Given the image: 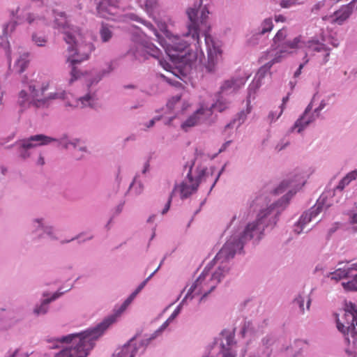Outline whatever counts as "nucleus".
<instances>
[{
  "mask_svg": "<svg viewBox=\"0 0 357 357\" xmlns=\"http://www.w3.org/2000/svg\"><path fill=\"white\" fill-rule=\"evenodd\" d=\"M264 236L263 228L257 226V223L249 222L232 231L231 235L215 258L203 271L207 268L208 274L202 282L204 294L200 298L199 303L202 302L228 274L231 268L230 261L236 254L241 253L244 245L251 240L254 243H257Z\"/></svg>",
  "mask_w": 357,
  "mask_h": 357,
  "instance_id": "1",
  "label": "nucleus"
},
{
  "mask_svg": "<svg viewBox=\"0 0 357 357\" xmlns=\"http://www.w3.org/2000/svg\"><path fill=\"white\" fill-rule=\"evenodd\" d=\"M305 183V176L301 172L289 175L274 189L273 193L280 195L287 189H289L288 192L267 208L261 209L258 213L257 219L251 222L257 223V226L262 227L264 233L266 229L271 230L276 225L280 215L288 206L290 199L304 185Z\"/></svg>",
  "mask_w": 357,
  "mask_h": 357,
  "instance_id": "2",
  "label": "nucleus"
},
{
  "mask_svg": "<svg viewBox=\"0 0 357 357\" xmlns=\"http://www.w3.org/2000/svg\"><path fill=\"white\" fill-rule=\"evenodd\" d=\"M56 27L61 29L63 33V39L69 45L68 51L70 55L67 61L70 63L73 68L70 73V82L76 80L84 73L78 69L77 65L88 59L89 47L84 40V36L78 28L68 25L66 16L63 13L58 15L55 19Z\"/></svg>",
  "mask_w": 357,
  "mask_h": 357,
  "instance_id": "3",
  "label": "nucleus"
},
{
  "mask_svg": "<svg viewBox=\"0 0 357 357\" xmlns=\"http://www.w3.org/2000/svg\"><path fill=\"white\" fill-rule=\"evenodd\" d=\"M195 165V158L187 162L183 168V174H185L184 179L178 184H175L169 199L161 213L165 215L169 209L172 197L178 194L181 199L188 198L195 193L199 184L207 174V168Z\"/></svg>",
  "mask_w": 357,
  "mask_h": 357,
  "instance_id": "4",
  "label": "nucleus"
},
{
  "mask_svg": "<svg viewBox=\"0 0 357 357\" xmlns=\"http://www.w3.org/2000/svg\"><path fill=\"white\" fill-rule=\"evenodd\" d=\"M48 87L47 82L40 84L39 82L31 80L27 85V89H22L19 92L17 100V105L22 110H24L31 105L36 107H42L50 100L66 98V93L63 91L50 93L46 96L45 92Z\"/></svg>",
  "mask_w": 357,
  "mask_h": 357,
  "instance_id": "5",
  "label": "nucleus"
},
{
  "mask_svg": "<svg viewBox=\"0 0 357 357\" xmlns=\"http://www.w3.org/2000/svg\"><path fill=\"white\" fill-rule=\"evenodd\" d=\"M60 342L72 343L58 353L55 357H86L89 345V332L86 331L81 333L70 334L58 340Z\"/></svg>",
  "mask_w": 357,
  "mask_h": 357,
  "instance_id": "6",
  "label": "nucleus"
},
{
  "mask_svg": "<svg viewBox=\"0 0 357 357\" xmlns=\"http://www.w3.org/2000/svg\"><path fill=\"white\" fill-rule=\"evenodd\" d=\"M236 344L234 329H225L220 333V337L215 339L213 344L208 347V352L202 357H213L216 352H221L222 357H236V354L234 350Z\"/></svg>",
  "mask_w": 357,
  "mask_h": 357,
  "instance_id": "7",
  "label": "nucleus"
},
{
  "mask_svg": "<svg viewBox=\"0 0 357 357\" xmlns=\"http://www.w3.org/2000/svg\"><path fill=\"white\" fill-rule=\"evenodd\" d=\"M149 344L144 335L137 333L123 345L117 347L112 357H135L142 355Z\"/></svg>",
  "mask_w": 357,
  "mask_h": 357,
  "instance_id": "8",
  "label": "nucleus"
},
{
  "mask_svg": "<svg viewBox=\"0 0 357 357\" xmlns=\"http://www.w3.org/2000/svg\"><path fill=\"white\" fill-rule=\"evenodd\" d=\"M298 40H294V42H289L286 43V46H284L281 52L278 54V55H275V57L271 59L268 63H265L264 66H262L259 70L257 71L255 77L252 82V83L249 86L250 91H255L256 89H259L261 84V80L268 72H269L271 68L274 63H279L281 61V59L283 56V54H285V52H287L288 49H291L292 47H294L296 45V42Z\"/></svg>",
  "mask_w": 357,
  "mask_h": 357,
  "instance_id": "9",
  "label": "nucleus"
},
{
  "mask_svg": "<svg viewBox=\"0 0 357 357\" xmlns=\"http://www.w3.org/2000/svg\"><path fill=\"white\" fill-rule=\"evenodd\" d=\"M211 110L201 107L182 123L181 127L187 132L189 128L199 124L211 125L215 121V119H211Z\"/></svg>",
  "mask_w": 357,
  "mask_h": 357,
  "instance_id": "10",
  "label": "nucleus"
},
{
  "mask_svg": "<svg viewBox=\"0 0 357 357\" xmlns=\"http://www.w3.org/2000/svg\"><path fill=\"white\" fill-rule=\"evenodd\" d=\"M98 15L102 18L114 20L123 12V8L118 0H100L97 3Z\"/></svg>",
  "mask_w": 357,
  "mask_h": 357,
  "instance_id": "11",
  "label": "nucleus"
},
{
  "mask_svg": "<svg viewBox=\"0 0 357 357\" xmlns=\"http://www.w3.org/2000/svg\"><path fill=\"white\" fill-rule=\"evenodd\" d=\"M161 54L160 50L153 43L144 42L136 46L133 50V55L136 59L146 60L150 56L160 59Z\"/></svg>",
  "mask_w": 357,
  "mask_h": 357,
  "instance_id": "12",
  "label": "nucleus"
},
{
  "mask_svg": "<svg viewBox=\"0 0 357 357\" xmlns=\"http://www.w3.org/2000/svg\"><path fill=\"white\" fill-rule=\"evenodd\" d=\"M55 141V139L47 137L44 135H36L30 137L27 139L22 141L21 148L22 149L21 156L23 158H26L29 156L27 151L30 149L34 148L38 146H43L48 144L49 143Z\"/></svg>",
  "mask_w": 357,
  "mask_h": 357,
  "instance_id": "13",
  "label": "nucleus"
},
{
  "mask_svg": "<svg viewBox=\"0 0 357 357\" xmlns=\"http://www.w3.org/2000/svg\"><path fill=\"white\" fill-rule=\"evenodd\" d=\"M312 109V102H311L307 106L303 114L296 121L294 126L291 128V131L297 129V132L301 133L319 117L318 114L314 113V112H311Z\"/></svg>",
  "mask_w": 357,
  "mask_h": 357,
  "instance_id": "14",
  "label": "nucleus"
},
{
  "mask_svg": "<svg viewBox=\"0 0 357 357\" xmlns=\"http://www.w3.org/2000/svg\"><path fill=\"white\" fill-rule=\"evenodd\" d=\"M354 6L351 3L343 5L333 15L324 17L323 20H329L331 24L342 25L352 14Z\"/></svg>",
  "mask_w": 357,
  "mask_h": 357,
  "instance_id": "15",
  "label": "nucleus"
},
{
  "mask_svg": "<svg viewBox=\"0 0 357 357\" xmlns=\"http://www.w3.org/2000/svg\"><path fill=\"white\" fill-rule=\"evenodd\" d=\"M119 319L114 312L108 315L103 320L93 328H91V339L98 340L101 337L107 329Z\"/></svg>",
  "mask_w": 357,
  "mask_h": 357,
  "instance_id": "16",
  "label": "nucleus"
},
{
  "mask_svg": "<svg viewBox=\"0 0 357 357\" xmlns=\"http://www.w3.org/2000/svg\"><path fill=\"white\" fill-rule=\"evenodd\" d=\"M207 271V268L204 271H202V273L200 274L198 278L194 282V283L190 287L186 295L178 305L181 306V309L183 308V306L186 304V301L188 299L192 300L195 295L200 294H204V287L202 286V282L206 279V276L208 274Z\"/></svg>",
  "mask_w": 357,
  "mask_h": 357,
  "instance_id": "17",
  "label": "nucleus"
},
{
  "mask_svg": "<svg viewBox=\"0 0 357 357\" xmlns=\"http://www.w3.org/2000/svg\"><path fill=\"white\" fill-rule=\"evenodd\" d=\"M339 331L344 335L345 340L348 343L347 351L357 355V322L348 329L346 328L345 330Z\"/></svg>",
  "mask_w": 357,
  "mask_h": 357,
  "instance_id": "18",
  "label": "nucleus"
},
{
  "mask_svg": "<svg viewBox=\"0 0 357 357\" xmlns=\"http://www.w3.org/2000/svg\"><path fill=\"white\" fill-rule=\"evenodd\" d=\"M245 83V79L243 77L232 78L226 80L220 86L218 93L222 95L231 93L242 87Z\"/></svg>",
  "mask_w": 357,
  "mask_h": 357,
  "instance_id": "19",
  "label": "nucleus"
},
{
  "mask_svg": "<svg viewBox=\"0 0 357 357\" xmlns=\"http://www.w3.org/2000/svg\"><path fill=\"white\" fill-rule=\"evenodd\" d=\"M287 29L284 28H282L280 29L274 36L273 40V45H277L276 48H279V51L276 52L275 55H278L279 53L281 52V50L284 46H286V43L294 42V40H298L296 42V45L294 47H292L291 49H288V51L287 53H290V50L292 49H295L299 47L298 44L300 43L299 38H295L293 40H285L287 37Z\"/></svg>",
  "mask_w": 357,
  "mask_h": 357,
  "instance_id": "20",
  "label": "nucleus"
},
{
  "mask_svg": "<svg viewBox=\"0 0 357 357\" xmlns=\"http://www.w3.org/2000/svg\"><path fill=\"white\" fill-rule=\"evenodd\" d=\"M276 342L275 335L271 333L267 334L261 340L260 350L264 357H270L273 351V346Z\"/></svg>",
  "mask_w": 357,
  "mask_h": 357,
  "instance_id": "21",
  "label": "nucleus"
},
{
  "mask_svg": "<svg viewBox=\"0 0 357 357\" xmlns=\"http://www.w3.org/2000/svg\"><path fill=\"white\" fill-rule=\"evenodd\" d=\"M326 199L324 195L320 196L316 204L307 211L312 218H316L321 211H326L330 206L329 204L326 203Z\"/></svg>",
  "mask_w": 357,
  "mask_h": 357,
  "instance_id": "22",
  "label": "nucleus"
},
{
  "mask_svg": "<svg viewBox=\"0 0 357 357\" xmlns=\"http://www.w3.org/2000/svg\"><path fill=\"white\" fill-rule=\"evenodd\" d=\"M229 101H228L225 98L223 97L222 94H220L219 93L216 95V100L214 103L211 105L209 108H204V109L211 110L212 113L213 111H218L219 112H222L229 106Z\"/></svg>",
  "mask_w": 357,
  "mask_h": 357,
  "instance_id": "23",
  "label": "nucleus"
},
{
  "mask_svg": "<svg viewBox=\"0 0 357 357\" xmlns=\"http://www.w3.org/2000/svg\"><path fill=\"white\" fill-rule=\"evenodd\" d=\"M250 111L251 107H250V103L248 102L246 110H242L240 112H238L236 116L230 123H227L225 126V129L232 128L236 123H238L237 128H238L245 122L247 118V115L250 112Z\"/></svg>",
  "mask_w": 357,
  "mask_h": 357,
  "instance_id": "24",
  "label": "nucleus"
},
{
  "mask_svg": "<svg viewBox=\"0 0 357 357\" xmlns=\"http://www.w3.org/2000/svg\"><path fill=\"white\" fill-rule=\"evenodd\" d=\"M99 35L102 43H109L114 36L112 26L102 22L99 29Z\"/></svg>",
  "mask_w": 357,
  "mask_h": 357,
  "instance_id": "25",
  "label": "nucleus"
},
{
  "mask_svg": "<svg viewBox=\"0 0 357 357\" xmlns=\"http://www.w3.org/2000/svg\"><path fill=\"white\" fill-rule=\"evenodd\" d=\"M312 219V218L310 217V215L308 214L307 211L303 213L300 217L299 220L294 225V232L298 234H301L303 231L305 226L309 223Z\"/></svg>",
  "mask_w": 357,
  "mask_h": 357,
  "instance_id": "26",
  "label": "nucleus"
},
{
  "mask_svg": "<svg viewBox=\"0 0 357 357\" xmlns=\"http://www.w3.org/2000/svg\"><path fill=\"white\" fill-rule=\"evenodd\" d=\"M79 143V141H77V142H68L66 144V148L70 149H73V156L79 160L82 158L84 153H86V148L81 146L80 144H77Z\"/></svg>",
  "mask_w": 357,
  "mask_h": 357,
  "instance_id": "27",
  "label": "nucleus"
},
{
  "mask_svg": "<svg viewBox=\"0 0 357 357\" xmlns=\"http://www.w3.org/2000/svg\"><path fill=\"white\" fill-rule=\"evenodd\" d=\"M172 321H173V320L170 319V317H169V318L160 326L159 328H158L155 331H154V333H153L151 335L146 334V335H144V336L145 337L146 340L149 342V343L151 344V342L153 340H155L157 337L162 335V333L168 327L169 324Z\"/></svg>",
  "mask_w": 357,
  "mask_h": 357,
  "instance_id": "28",
  "label": "nucleus"
},
{
  "mask_svg": "<svg viewBox=\"0 0 357 357\" xmlns=\"http://www.w3.org/2000/svg\"><path fill=\"white\" fill-rule=\"evenodd\" d=\"M138 294L134 291L125 301L119 307L116 306L113 310V312L120 317L121 314L126 311L128 307L130 305L135 298L137 296Z\"/></svg>",
  "mask_w": 357,
  "mask_h": 357,
  "instance_id": "29",
  "label": "nucleus"
},
{
  "mask_svg": "<svg viewBox=\"0 0 357 357\" xmlns=\"http://www.w3.org/2000/svg\"><path fill=\"white\" fill-rule=\"evenodd\" d=\"M353 271L351 266L347 269H342L339 268L333 273H331L332 280H340L341 279H349L351 277V272Z\"/></svg>",
  "mask_w": 357,
  "mask_h": 357,
  "instance_id": "30",
  "label": "nucleus"
},
{
  "mask_svg": "<svg viewBox=\"0 0 357 357\" xmlns=\"http://www.w3.org/2000/svg\"><path fill=\"white\" fill-rule=\"evenodd\" d=\"M326 45L320 43L319 40H308L305 43V47L307 52H322L326 50Z\"/></svg>",
  "mask_w": 357,
  "mask_h": 357,
  "instance_id": "31",
  "label": "nucleus"
},
{
  "mask_svg": "<svg viewBox=\"0 0 357 357\" xmlns=\"http://www.w3.org/2000/svg\"><path fill=\"white\" fill-rule=\"evenodd\" d=\"M113 70L112 64H109L107 69H102L98 72L95 73L93 75V77H91V86L98 83L105 76L109 75Z\"/></svg>",
  "mask_w": 357,
  "mask_h": 357,
  "instance_id": "32",
  "label": "nucleus"
},
{
  "mask_svg": "<svg viewBox=\"0 0 357 357\" xmlns=\"http://www.w3.org/2000/svg\"><path fill=\"white\" fill-rule=\"evenodd\" d=\"M138 176L136 175L132 182L130 183L128 191L133 193L135 195H139L142 193L144 190V185L141 181L137 178Z\"/></svg>",
  "mask_w": 357,
  "mask_h": 357,
  "instance_id": "33",
  "label": "nucleus"
},
{
  "mask_svg": "<svg viewBox=\"0 0 357 357\" xmlns=\"http://www.w3.org/2000/svg\"><path fill=\"white\" fill-rule=\"evenodd\" d=\"M273 28V20L271 17L264 19L257 30L264 36L266 33L271 31Z\"/></svg>",
  "mask_w": 357,
  "mask_h": 357,
  "instance_id": "34",
  "label": "nucleus"
},
{
  "mask_svg": "<svg viewBox=\"0 0 357 357\" xmlns=\"http://www.w3.org/2000/svg\"><path fill=\"white\" fill-rule=\"evenodd\" d=\"M348 280V281L342 283L344 289L347 291H357V273L353 274L351 273V277Z\"/></svg>",
  "mask_w": 357,
  "mask_h": 357,
  "instance_id": "35",
  "label": "nucleus"
},
{
  "mask_svg": "<svg viewBox=\"0 0 357 357\" xmlns=\"http://www.w3.org/2000/svg\"><path fill=\"white\" fill-rule=\"evenodd\" d=\"M63 292H61V293H56L52 298L50 299H46L45 300L43 303L40 305V307H37L34 309V313L36 314L37 315H39V314H45L47 311V305L48 303L51 301H53L54 299H56V298L59 297V295L62 294Z\"/></svg>",
  "mask_w": 357,
  "mask_h": 357,
  "instance_id": "36",
  "label": "nucleus"
},
{
  "mask_svg": "<svg viewBox=\"0 0 357 357\" xmlns=\"http://www.w3.org/2000/svg\"><path fill=\"white\" fill-rule=\"evenodd\" d=\"M255 328L253 324L251 321L245 320L243 322L242 328L240 331V334L243 337H244L247 335H253L255 333Z\"/></svg>",
  "mask_w": 357,
  "mask_h": 357,
  "instance_id": "37",
  "label": "nucleus"
},
{
  "mask_svg": "<svg viewBox=\"0 0 357 357\" xmlns=\"http://www.w3.org/2000/svg\"><path fill=\"white\" fill-rule=\"evenodd\" d=\"M141 7H144L148 13L154 10L158 6V0H137Z\"/></svg>",
  "mask_w": 357,
  "mask_h": 357,
  "instance_id": "38",
  "label": "nucleus"
},
{
  "mask_svg": "<svg viewBox=\"0 0 357 357\" xmlns=\"http://www.w3.org/2000/svg\"><path fill=\"white\" fill-rule=\"evenodd\" d=\"M28 54H24L20 57L15 63V67L19 73H22L27 67L29 63Z\"/></svg>",
  "mask_w": 357,
  "mask_h": 357,
  "instance_id": "39",
  "label": "nucleus"
},
{
  "mask_svg": "<svg viewBox=\"0 0 357 357\" xmlns=\"http://www.w3.org/2000/svg\"><path fill=\"white\" fill-rule=\"evenodd\" d=\"M71 106L83 108L89 105V93H86L83 97L79 98L75 102L70 104Z\"/></svg>",
  "mask_w": 357,
  "mask_h": 357,
  "instance_id": "40",
  "label": "nucleus"
},
{
  "mask_svg": "<svg viewBox=\"0 0 357 357\" xmlns=\"http://www.w3.org/2000/svg\"><path fill=\"white\" fill-rule=\"evenodd\" d=\"M262 36L263 35L257 29L248 39V43L252 46L257 45L260 43Z\"/></svg>",
  "mask_w": 357,
  "mask_h": 357,
  "instance_id": "41",
  "label": "nucleus"
},
{
  "mask_svg": "<svg viewBox=\"0 0 357 357\" xmlns=\"http://www.w3.org/2000/svg\"><path fill=\"white\" fill-rule=\"evenodd\" d=\"M32 40L39 47L44 46L47 42V40L45 37L41 36H38L37 34H33L32 36Z\"/></svg>",
  "mask_w": 357,
  "mask_h": 357,
  "instance_id": "42",
  "label": "nucleus"
},
{
  "mask_svg": "<svg viewBox=\"0 0 357 357\" xmlns=\"http://www.w3.org/2000/svg\"><path fill=\"white\" fill-rule=\"evenodd\" d=\"M349 184V183L347 181V179L344 177L340 181L338 185L334 189V194L337 192H342Z\"/></svg>",
  "mask_w": 357,
  "mask_h": 357,
  "instance_id": "43",
  "label": "nucleus"
},
{
  "mask_svg": "<svg viewBox=\"0 0 357 357\" xmlns=\"http://www.w3.org/2000/svg\"><path fill=\"white\" fill-rule=\"evenodd\" d=\"M294 303L295 305H297L299 307L301 312L303 313L304 312L305 298L301 295H298V296H296L294 298Z\"/></svg>",
  "mask_w": 357,
  "mask_h": 357,
  "instance_id": "44",
  "label": "nucleus"
},
{
  "mask_svg": "<svg viewBox=\"0 0 357 357\" xmlns=\"http://www.w3.org/2000/svg\"><path fill=\"white\" fill-rule=\"evenodd\" d=\"M296 3L295 0H282L280 5L282 8H288Z\"/></svg>",
  "mask_w": 357,
  "mask_h": 357,
  "instance_id": "45",
  "label": "nucleus"
},
{
  "mask_svg": "<svg viewBox=\"0 0 357 357\" xmlns=\"http://www.w3.org/2000/svg\"><path fill=\"white\" fill-rule=\"evenodd\" d=\"M307 52L305 53V56L304 57V59H305V61L303 63H301L299 65L298 69L294 73V77H298L301 75V70L303 68L304 66L308 62V59H307Z\"/></svg>",
  "mask_w": 357,
  "mask_h": 357,
  "instance_id": "46",
  "label": "nucleus"
},
{
  "mask_svg": "<svg viewBox=\"0 0 357 357\" xmlns=\"http://www.w3.org/2000/svg\"><path fill=\"white\" fill-rule=\"evenodd\" d=\"M344 178L347 179V181L350 183L351 181L355 180L357 178V170H354L348 173Z\"/></svg>",
  "mask_w": 357,
  "mask_h": 357,
  "instance_id": "47",
  "label": "nucleus"
},
{
  "mask_svg": "<svg viewBox=\"0 0 357 357\" xmlns=\"http://www.w3.org/2000/svg\"><path fill=\"white\" fill-rule=\"evenodd\" d=\"M289 144V142L288 141L284 142V140H281L275 146V150H277L278 151H281L282 150L284 149Z\"/></svg>",
  "mask_w": 357,
  "mask_h": 357,
  "instance_id": "48",
  "label": "nucleus"
},
{
  "mask_svg": "<svg viewBox=\"0 0 357 357\" xmlns=\"http://www.w3.org/2000/svg\"><path fill=\"white\" fill-rule=\"evenodd\" d=\"M42 19L38 17H35L33 14L29 13L26 17V20L29 24H32L35 22H38L39 20H41Z\"/></svg>",
  "mask_w": 357,
  "mask_h": 357,
  "instance_id": "49",
  "label": "nucleus"
},
{
  "mask_svg": "<svg viewBox=\"0 0 357 357\" xmlns=\"http://www.w3.org/2000/svg\"><path fill=\"white\" fill-rule=\"evenodd\" d=\"M225 166H226V165H225L221 168V169L219 171V172H218V175H217L216 178H215L214 182L213 183V184H212V185H211V188H210V190H209V192H211V190H213V188H214V186L215 185L216 183L218 182V181L219 178H220V175L224 172L225 169Z\"/></svg>",
  "mask_w": 357,
  "mask_h": 357,
  "instance_id": "50",
  "label": "nucleus"
},
{
  "mask_svg": "<svg viewBox=\"0 0 357 357\" xmlns=\"http://www.w3.org/2000/svg\"><path fill=\"white\" fill-rule=\"evenodd\" d=\"M15 27V23L10 22L8 23L3 29V34L5 35V37L6 38V36L8 34V31L10 29V31H12Z\"/></svg>",
  "mask_w": 357,
  "mask_h": 357,
  "instance_id": "51",
  "label": "nucleus"
},
{
  "mask_svg": "<svg viewBox=\"0 0 357 357\" xmlns=\"http://www.w3.org/2000/svg\"><path fill=\"white\" fill-rule=\"evenodd\" d=\"M330 51H331V49L329 47H328L327 46H326V50L322 51V52L324 53L322 64H325L328 62V57L330 56Z\"/></svg>",
  "mask_w": 357,
  "mask_h": 357,
  "instance_id": "52",
  "label": "nucleus"
},
{
  "mask_svg": "<svg viewBox=\"0 0 357 357\" xmlns=\"http://www.w3.org/2000/svg\"><path fill=\"white\" fill-rule=\"evenodd\" d=\"M181 306H177L172 314L169 316L170 319L174 321V319H176V317L181 313Z\"/></svg>",
  "mask_w": 357,
  "mask_h": 357,
  "instance_id": "53",
  "label": "nucleus"
},
{
  "mask_svg": "<svg viewBox=\"0 0 357 357\" xmlns=\"http://www.w3.org/2000/svg\"><path fill=\"white\" fill-rule=\"evenodd\" d=\"M326 102L324 100H322L318 106V107L315 108L314 112L316 114H318L319 115V112L326 107Z\"/></svg>",
  "mask_w": 357,
  "mask_h": 357,
  "instance_id": "54",
  "label": "nucleus"
},
{
  "mask_svg": "<svg viewBox=\"0 0 357 357\" xmlns=\"http://www.w3.org/2000/svg\"><path fill=\"white\" fill-rule=\"evenodd\" d=\"M160 119L161 116H157L153 118V119L150 120L148 123L145 124L146 127L148 128L153 127L155 125V121H159Z\"/></svg>",
  "mask_w": 357,
  "mask_h": 357,
  "instance_id": "55",
  "label": "nucleus"
},
{
  "mask_svg": "<svg viewBox=\"0 0 357 357\" xmlns=\"http://www.w3.org/2000/svg\"><path fill=\"white\" fill-rule=\"evenodd\" d=\"M146 281H143L142 282H141L139 284V285L137 287V289L135 290L137 294H139L142 289L143 288L145 287L146 284Z\"/></svg>",
  "mask_w": 357,
  "mask_h": 357,
  "instance_id": "56",
  "label": "nucleus"
},
{
  "mask_svg": "<svg viewBox=\"0 0 357 357\" xmlns=\"http://www.w3.org/2000/svg\"><path fill=\"white\" fill-rule=\"evenodd\" d=\"M149 167H150L149 162V161H146V162L144 164V167H143V169L142 170V173L143 174H145L147 172H149Z\"/></svg>",
  "mask_w": 357,
  "mask_h": 357,
  "instance_id": "57",
  "label": "nucleus"
},
{
  "mask_svg": "<svg viewBox=\"0 0 357 357\" xmlns=\"http://www.w3.org/2000/svg\"><path fill=\"white\" fill-rule=\"evenodd\" d=\"M231 143V141H230V140L225 142L222 145L221 148L220 149L219 152L221 153V152L224 151L229 146V144Z\"/></svg>",
  "mask_w": 357,
  "mask_h": 357,
  "instance_id": "58",
  "label": "nucleus"
},
{
  "mask_svg": "<svg viewBox=\"0 0 357 357\" xmlns=\"http://www.w3.org/2000/svg\"><path fill=\"white\" fill-rule=\"evenodd\" d=\"M180 100V98L179 97H174L172 98V100H169L167 104V106L169 107V108H172V105H173V102H176L177 101H178Z\"/></svg>",
  "mask_w": 357,
  "mask_h": 357,
  "instance_id": "59",
  "label": "nucleus"
},
{
  "mask_svg": "<svg viewBox=\"0 0 357 357\" xmlns=\"http://www.w3.org/2000/svg\"><path fill=\"white\" fill-rule=\"evenodd\" d=\"M123 205H124V203H121V204H119L116 206V208L115 209V214L116 215L119 214L122 211L123 208Z\"/></svg>",
  "mask_w": 357,
  "mask_h": 357,
  "instance_id": "60",
  "label": "nucleus"
},
{
  "mask_svg": "<svg viewBox=\"0 0 357 357\" xmlns=\"http://www.w3.org/2000/svg\"><path fill=\"white\" fill-rule=\"evenodd\" d=\"M286 20L285 17H284L283 15H275V20L278 22H284Z\"/></svg>",
  "mask_w": 357,
  "mask_h": 357,
  "instance_id": "61",
  "label": "nucleus"
},
{
  "mask_svg": "<svg viewBox=\"0 0 357 357\" xmlns=\"http://www.w3.org/2000/svg\"><path fill=\"white\" fill-rule=\"evenodd\" d=\"M351 222L353 224H357V213H353L351 216Z\"/></svg>",
  "mask_w": 357,
  "mask_h": 357,
  "instance_id": "62",
  "label": "nucleus"
},
{
  "mask_svg": "<svg viewBox=\"0 0 357 357\" xmlns=\"http://www.w3.org/2000/svg\"><path fill=\"white\" fill-rule=\"evenodd\" d=\"M123 89H137V86L132 84H126L123 86Z\"/></svg>",
  "mask_w": 357,
  "mask_h": 357,
  "instance_id": "63",
  "label": "nucleus"
},
{
  "mask_svg": "<svg viewBox=\"0 0 357 357\" xmlns=\"http://www.w3.org/2000/svg\"><path fill=\"white\" fill-rule=\"evenodd\" d=\"M37 164L39 165H43L45 164V160L44 158L41 155L39 156Z\"/></svg>",
  "mask_w": 357,
  "mask_h": 357,
  "instance_id": "64",
  "label": "nucleus"
}]
</instances>
